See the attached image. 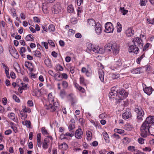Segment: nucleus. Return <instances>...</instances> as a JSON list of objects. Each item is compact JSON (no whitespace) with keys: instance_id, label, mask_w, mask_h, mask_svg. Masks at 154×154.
Listing matches in <instances>:
<instances>
[{"instance_id":"1","label":"nucleus","mask_w":154,"mask_h":154,"mask_svg":"<svg viewBox=\"0 0 154 154\" xmlns=\"http://www.w3.org/2000/svg\"><path fill=\"white\" fill-rule=\"evenodd\" d=\"M48 99L49 104H46L45 106V108L49 109L52 112L57 111L58 115V111L59 110V104L58 102H54V99L51 93H49L48 96Z\"/></svg>"},{"instance_id":"2","label":"nucleus","mask_w":154,"mask_h":154,"mask_svg":"<svg viewBox=\"0 0 154 154\" xmlns=\"http://www.w3.org/2000/svg\"><path fill=\"white\" fill-rule=\"evenodd\" d=\"M154 124V116H150L147 117L146 120L142 125L141 128L143 134L146 135L149 132L148 128Z\"/></svg>"},{"instance_id":"3","label":"nucleus","mask_w":154,"mask_h":154,"mask_svg":"<svg viewBox=\"0 0 154 154\" xmlns=\"http://www.w3.org/2000/svg\"><path fill=\"white\" fill-rule=\"evenodd\" d=\"M105 51L112 53L113 55H116L119 51V46L116 43H108L104 47Z\"/></svg>"},{"instance_id":"4","label":"nucleus","mask_w":154,"mask_h":154,"mask_svg":"<svg viewBox=\"0 0 154 154\" xmlns=\"http://www.w3.org/2000/svg\"><path fill=\"white\" fill-rule=\"evenodd\" d=\"M122 63L120 59L115 58L111 63L110 68L114 71L118 70L122 66Z\"/></svg>"},{"instance_id":"5","label":"nucleus","mask_w":154,"mask_h":154,"mask_svg":"<svg viewBox=\"0 0 154 154\" xmlns=\"http://www.w3.org/2000/svg\"><path fill=\"white\" fill-rule=\"evenodd\" d=\"M128 93L125 92L123 89H120L119 91L117 92L116 94V98L117 103H119L121 102L122 100L123 99L124 97H126L128 96Z\"/></svg>"},{"instance_id":"6","label":"nucleus","mask_w":154,"mask_h":154,"mask_svg":"<svg viewBox=\"0 0 154 154\" xmlns=\"http://www.w3.org/2000/svg\"><path fill=\"white\" fill-rule=\"evenodd\" d=\"M90 52L93 51L96 53L102 54H103L105 51V49L100 48L97 45H91V47Z\"/></svg>"},{"instance_id":"7","label":"nucleus","mask_w":154,"mask_h":154,"mask_svg":"<svg viewBox=\"0 0 154 154\" xmlns=\"http://www.w3.org/2000/svg\"><path fill=\"white\" fill-rule=\"evenodd\" d=\"M63 8L59 2H57L53 6L54 11L55 14H58L63 11Z\"/></svg>"},{"instance_id":"8","label":"nucleus","mask_w":154,"mask_h":154,"mask_svg":"<svg viewBox=\"0 0 154 154\" xmlns=\"http://www.w3.org/2000/svg\"><path fill=\"white\" fill-rule=\"evenodd\" d=\"M135 111L137 114V119L141 121H142V117L144 114L143 110L141 107H138L135 109Z\"/></svg>"},{"instance_id":"9","label":"nucleus","mask_w":154,"mask_h":154,"mask_svg":"<svg viewBox=\"0 0 154 154\" xmlns=\"http://www.w3.org/2000/svg\"><path fill=\"white\" fill-rule=\"evenodd\" d=\"M105 32L107 33H112L114 30V28L112 23L110 22L106 23L105 25Z\"/></svg>"},{"instance_id":"10","label":"nucleus","mask_w":154,"mask_h":154,"mask_svg":"<svg viewBox=\"0 0 154 154\" xmlns=\"http://www.w3.org/2000/svg\"><path fill=\"white\" fill-rule=\"evenodd\" d=\"M148 129V131H148L149 132L148 133H147V134H146V135H145H145H143L142 134L141 128H140V134L141 137H146L149 134H150L154 136V127H153L152 126H151V127H150V128H149Z\"/></svg>"},{"instance_id":"11","label":"nucleus","mask_w":154,"mask_h":154,"mask_svg":"<svg viewBox=\"0 0 154 154\" xmlns=\"http://www.w3.org/2000/svg\"><path fill=\"white\" fill-rule=\"evenodd\" d=\"M139 49L136 45H132L129 47V52H133L136 54H137L138 52Z\"/></svg>"},{"instance_id":"12","label":"nucleus","mask_w":154,"mask_h":154,"mask_svg":"<svg viewBox=\"0 0 154 154\" xmlns=\"http://www.w3.org/2000/svg\"><path fill=\"white\" fill-rule=\"evenodd\" d=\"M74 135L75 137L77 139H80L82 138L83 135V132L82 129L79 128L75 131Z\"/></svg>"},{"instance_id":"13","label":"nucleus","mask_w":154,"mask_h":154,"mask_svg":"<svg viewBox=\"0 0 154 154\" xmlns=\"http://www.w3.org/2000/svg\"><path fill=\"white\" fill-rule=\"evenodd\" d=\"M131 116V112L129 109H126V111L122 114V117L124 119H127Z\"/></svg>"},{"instance_id":"14","label":"nucleus","mask_w":154,"mask_h":154,"mask_svg":"<svg viewBox=\"0 0 154 154\" xmlns=\"http://www.w3.org/2000/svg\"><path fill=\"white\" fill-rule=\"evenodd\" d=\"M143 88L144 92L148 95H150L152 93L153 89L152 87H147L146 85H143Z\"/></svg>"},{"instance_id":"15","label":"nucleus","mask_w":154,"mask_h":154,"mask_svg":"<svg viewBox=\"0 0 154 154\" xmlns=\"http://www.w3.org/2000/svg\"><path fill=\"white\" fill-rule=\"evenodd\" d=\"M94 27L95 33L97 35H100L102 32V27L101 25L99 23H97Z\"/></svg>"},{"instance_id":"16","label":"nucleus","mask_w":154,"mask_h":154,"mask_svg":"<svg viewBox=\"0 0 154 154\" xmlns=\"http://www.w3.org/2000/svg\"><path fill=\"white\" fill-rule=\"evenodd\" d=\"M133 42H134L135 45L137 44L140 48H142L143 45L142 42V41L141 39L139 37L134 38L133 40Z\"/></svg>"},{"instance_id":"17","label":"nucleus","mask_w":154,"mask_h":154,"mask_svg":"<svg viewBox=\"0 0 154 154\" xmlns=\"http://www.w3.org/2000/svg\"><path fill=\"white\" fill-rule=\"evenodd\" d=\"M143 72V71L142 70V67L134 68L131 70V72L134 74H140Z\"/></svg>"},{"instance_id":"18","label":"nucleus","mask_w":154,"mask_h":154,"mask_svg":"<svg viewBox=\"0 0 154 154\" xmlns=\"http://www.w3.org/2000/svg\"><path fill=\"white\" fill-rule=\"evenodd\" d=\"M99 76L100 81L103 82L104 80V73L102 69H99L98 72Z\"/></svg>"},{"instance_id":"19","label":"nucleus","mask_w":154,"mask_h":154,"mask_svg":"<svg viewBox=\"0 0 154 154\" xmlns=\"http://www.w3.org/2000/svg\"><path fill=\"white\" fill-rule=\"evenodd\" d=\"M75 128V123L73 119H71L70 122L69 129V131L72 130Z\"/></svg>"},{"instance_id":"20","label":"nucleus","mask_w":154,"mask_h":154,"mask_svg":"<svg viewBox=\"0 0 154 154\" xmlns=\"http://www.w3.org/2000/svg\"><path fill=\"white\" fill-rule=\"evenodd\" d=\"M134 31L131 28H128L126 31V34L128 37H131L134 35Z\"/></svg>"},{"instance_id":"21","label":"nucleus","mask_w":154,"mask_h":154,"mask_svg":"<svg viewBox=\"0 0 154 154\" xmlns=\"http://www.w3.org/2000/svg\"><path fill=\"white\" fill-rule=\"evenodd\" d=\"M82 72L85 73L86 76L89 77L91 75V72H89L86 68L85 67H83L82 69Z\"/></svg>"},{"instance_id":"22","label":"nucleus","mask_w":154,"mask_h":154,"mask_svg":"<svg viewBox=\"0 0 154 154\" xmlns=\"http://www.w3.org/2000/svg\"><path fill=\"white\" fill-rule=\"evenodd\" d=\"M8 116L10 119L12 120L15 121V122H17V118L16 117L15 114L14 113L11 112L8 114Z\"/></svg>"},{"instance_id":"23","label":"nucleus","mask_w":154,"mask_h":154,"mask_svg":"<svg viewBox=\"0 0 154 154\" xmlns=\"http://www.w3.org/2000/svg\"><path fill=\"white\" fill-rule=\"evenodd\" d=\"M87 22L89 26H95L96 24L95 20L92 19H88Z\"/></svg>"},{"instance_id":"24","label":"nucleus","mask_w":154,"mask_h":154,"mask_svg":"<svg viewBox=\"0 0 154 154\" xmlns=\"http://www.w3.org/2000/svg\"><path fill=\"white\" fill-rule=\"evenodd\" d=\"M54 77L55 79L57 81H60L62 80L61 73L59 72L56 73L54 75Z\"/></svg>"},{"instance_id":"25","label":"nucleus","mask_w":154,"mask_h":154,"mask_svg":"<svg viewBox=\"0 0 154 154\" xmlns=\"http://www.w3.org/2000/svg\"><path fill=\"white\" fill-rule=\"evenodd\" d=\"M103 135L106 142L107 143H109V137L106 131L103 132Z\"/></svg>"},{"instance_id":"26","label":"nucleus","mask_w":154,"mask_h":154,"mask_svg":"<svg viewBox=\"0 0 154 154\" xmlns=\"http://www.w3.org/2000/svg\"><path fill=\"white\" fill-rule=\"evenodd\" d=\"M14 67L17 72L20 71V68L19 64L17 62H14Z\"/></svg>"},{"instance_id":"27","label":"nucleus","mask_w":154,"mask_h":154,"mask_svg":"<svg viewBox=\"0 0 154 154\" xmlns=\"http://www.w3.org/2000/svg\"><path fill=\"white\" fill-rule=\"evenodd\" d=\"M33 54L35 57L40 58L42 57V54L40 51L38 50L34 51L33 52Z\"/></svg>"},{"instance_id":"28","label":"nucleus","mask_w":154,"mask_h":154,"mask_svg":"<svg viewBox=\"0 0 154 154\" xmlns=\"http://www.w3.org/2000/svg\"><path fill=\"white\" fill-rule=\"evenodd\" d=\"M49 140L47 139H45L42 143V147L44 149H47L48 148V143Z\"/></svg>"},{"instance_id":"29","label":"nucleus","mask_w":154,"mask_h":154,"mask_svg":"<svg viewBox=\"0 0 154 154\" xmlns=\"http://www.w3.org/2000/svg\"><path fill=\"white\" fill-rule=\"evenodd\" d=\"M75 87L77 89H78L82 93H84L85 92V90L81 86H79L78 84L75 83Z\"/></svg>"},{"instance_id":"30","label":"nucleus","mask_w":154,"mask_h":154,"mask_svg":"<svg viewBox=\"0 0 154 154\" xmlns=\"http://www.w3.org/2000/svg\"><path fill=\"white\" fill-rule=\"evenodd\" d=\"M35 4V3L34 1L33 2L32 1H29L27 3V5L29 8L31 9L34 8Z\"/></svg>"},{"instance_id":"31","label":"nucleus","mask_w":154,"mask_h":154,"mask_svg":"<svg viewBox=\"0 0 154 154\" xmlns=\"http://www.w3.org/2000/svg\"><path fill=\"white\" fill-rule=\"evenodd\" d=\"M9 51L11 55H15L17 57H18V53L15 48L12 49L11 50H10Z\"/></svg>"},{"instance_id":"32","label":"nucleus","mask_w":154,"mask_h":154,"mask_svg":"<svg viewBox=\"0 0 154 154\" xmlns=\"http://www.w3.org/2000/svg\"><path fill=\"white\" fill-rule=\"evenodd\" d=\"M26 39L28 41H31L32 42H33L34 40L33 36L31 34L27 35L26 36Z\"/></svg>"},{"instance_id":"33","label":"nucleus","mask_w":154,"mask_h":154,"mask_svg":"<svg viewBox=\"0 0 154 154\" xmlns=\"http://www.w3.org/2000/svg\"><path fill=\"white\" fill-rule=\"evenodd\" d=\"M116 28L117 32H120L122 30V26L119 22H118L117 23Z\"/></svg>"},{"instance_id":"34","label":"nucleus","mask_w":154,"mask_h":154,"mask_svg":"<svg viewBox=\"0 0 154 154\" xmlns=\"http://www.w3.org/2000/svg\"><path fill=\"white\" fill-rule=\"evenodd\" d=\"M117 94V91H114V92L111 91L109 94V96L110 98H114L115 94Z\"/></svg>"},{"instance_id":"35","label":"nucleus","mask_w":154,"mask_h":154,"mask_svg":"<svg viewBox=\"0 0 154 154\" xmlns=\"http://www.w3.org/2000/svg\"><path fill=\"white\" fill-rule=\"evenodd\" d=\"M120 11L122 13L123 15H125L128 12V11L125 10L124 7H120Z\"/></svg>"},{"instance_id":"36","label":"nucleus","mask_w":154,"mask_h":154,"mask_svg":"<svg viewBox=\"0 0 154 154\" xmlns=\"http://www.w3.org/2000/svg\"><path fill=\"white\" fill-rule=\"evenodd\" d=\"M74 11V9L72 5H69L67 7V11L69 13H72Z\"/></svg>"},{"instance_id":"37","label":"nucleus","mask_w":154,"mask_h":154,"mask_svg":"<svg viewBox=\"0 0 154 154\" xmlns=\"http://www.w3.org/2000/svg\"><path fill=\"white\" fill-rule=\"evenodd\" d=\"M86 135L87 139L88 140L91 139V137L92 136L91 132L90 131H86Z\"/></svg>"},{"instance_id":"38","label":"nucleus","mask_w":154,"mask_h":154,"mask_svg":"<svg viewBox=\"0 0 154 154\" xmlns=\"http://www.w3.org/2000/svg\"><path fill=\"white\" fill-rule=\"evenodd\" d=\"M115 132L120 134H123L125 131L124 130L119 129L116 128L114 129Z\"/></svg>"},{"instance_id":"39","label":"nucleus","mask_w":154,"mask_h":154,"mask_svg":"<svg viewBox=\"0 0 154 154\" xmlns=\"http://www.w3.org/2000/svg\"><path fill=\"white\" fill-rule=\"evenodd\" d=\"M55 26L53 24L50 25L48 27V30L50 32H54L55 31Z\"/></svg>"},{"instance_id":"40","label":"nucleus","mask_w":154,"mask_h":154,"mask_svg":"<svg viewBox=\"0 0 154 154\" xmlns=\"http://www.w3.org/2000/svg\"><path fill=\"white\" fill-rule=\"evenodd\" d=\"M2 65H3V67L5 69V73L6 74V75H8V73H9V69L8 67L7 66L5 65L4 63H2Z\"/></svg>"},{"instance_id":"41","label":"nucleus","mask_w":154,"mask_h":154,"mask_svg":"<svg viewBox=\"0 0 154 154\" xmlns=\"http://www.w3.org/2000/svg\"><path fill=\"white\" fill-rule=\"evenodd\" d=\"M63 70V68L60 65L57 64L56 66V70L57 71H62Z\"/></svg>"},{"instance_id":"42","label":"nucleus","mask_w":154,"mask_h":154,"mask_svg":"<svg viewBox=\"0 0 154 154\" xmlns=\"http://www.w3.org/2000/svg\"><path fill=\"white\" fill-rule=\"evenodd\" d=\"M44 63L48 67H49L51 66L50 61L48 59H45L44 61Z\"/></svg>"},{"instance_id":"43","label":"nucleus","mask_w":154,"mask_h":154,"mask_svg":"<svg viewBox=\"0 0 154 154\" xmlns=\"http://www.w3.org/2000/svg\"><path fill=\"white\" fill-rule=\"evenodd\" d=\"M145 68L146 71L148 72H149L150 71L151 68L149 65H147L144 67H142V68Z\"/></svg>"},{"instance_id":"44","label":"nucleus","mask_w":154,"mask_h":154,"mask_svg":"<svg viewBox=\"0 0 154 154\" xmlns=\"http://www.w3.org/2000/svg\"><path fill=\"white\" fill-rule=\"evenodd\" d=\"M62 85L64 88H66L68 86V82L65 81H63L62 82Z\"/></svg>"},{"instance_id":"45","label":"nucleus","mask_w":154,"mask_h":154,"mask_svg":"<svg viewBox=\"0 0 154 154\" xmlns=\"http://www.w3.org/2000/svg\"><path fill=\"white\" fill-rule=\"evenodd\" d=\"M13 98L17 102L19 103L20 101V100L19 99V98L17 97V96L15 94L13 95Z\"/></svg>"},{"instance_id":"46","label":"nucleus","mask_w":154,"mask_h":154,"mask_svg":"<svg viewBox=\"0 0 154 154\" xmlns=\"http://www.w3.org/2000/svg\"><path fill=\"white\" fill-rule=\"evenodd\" d=\"M144 141L145 139L141 137L139 138L138 139V142L141 144H143L144 143Z\"/></svg>"},{"instance_id":"47","label":"nucleus","mask_w":154,"mask_h":154,"mask_svg":"<svg viewBox=\"0 0 154 154\" xmlns=\"http://www.w3.org/2000/svg\"><path fill=\"white\" fill-rule=\"evenodd\" d=\"M60 146H61L64 150L66 149L68 147V145L65 143H63Z\"/></svg>"},{"instance_id":"48","label":"nucleus","mask_w":154,"mask_h":154,"mask_svg":"<svg viewBox=\"0 0 154 154\" xmlns=\"http://www.w3.org/2000/svg\"><path fill=\"white\" fill-rule=\"evenodd\" d=\"M42 134L43 135H47L48 134V133L47 130L45 129V128L43 127L42 129Z\"/></svg>"},{"instance_id":"49","label":"nucleus","mask_w":154,"mask_h":154,"mask_svg":"<svg viewBox=\"0 0 154 154\" xmlns=\"http://www.w3.org/2000/svg\"><path fill=\"white\" fill-rule=\"evenodd\" d=\"M147 1L146 0H140V4L141 6H144L146 5Z\"/></svg>"},{"instance_id":"50","label":"nucleus","mask_w":154,"mask_h":154,"mask_svg":"<svg viewBox=\"0 0 154 154\" xmlns=\"http://www.w3.org/2000/svg\"><path fill=\"white\" fill-rule=\"evenodd\" d=\"M75 32V31L72 29H70L68 31V34L70 35H73Z\"/></svg>"},{"instance_id":"51","label":"nucleus","mask_w":154,"mask_h":154,"mask_svg":"<svg viewBox=\"0 0 154 154\" xmlns=\"http://www.w3.org/2000/svg\"><path fill=\"white\" fill-rule=\"evenodd\" d=\"M65 92L64 90H61L60 92V95L62 98H63L65 96Z\"/></svg>"},{"instance_id":"52","label":"nucleus","mask_w":154,"mask_h":154,"mask_svg":"<svg viewBox=\"0 0 154 154\" xmlns=\"http://www.w3.org/2000/svg\"><path fill=\"white\" fill-rule=\"evenodd\" d=\"M26 51V49L25 48L23 47H21L20 48V54H23Z\"/></svg>"},{"instance_id":"53","label":"nucleus","mask_w":154,"mask_h":154,"mask_svg":"<svg viewBox=\"0 0 154 154\" xmlns=\"http://www.w3.org/2000/svg\"><path fill=\"white\" fill-rule=\"evenodd\" d=\"M68 75L66 73H61V77L62 79H66L68 78Z\"/></svg>"},{"instance_id":"54","label":"nucleus","mask_w":154,"mask_h":154,"mask_svg":"<svg viewBox=\"0 0 154 154\" xmlns=\"http://www.w3.org/2000/svg\"><path fill=\"white\" fill-rule=\"evenodd\" d=\"M21 88H22L23 90L26 89L27 86L26 84L22 82L21 83Z\"/></svg>"},{"instance_id":"55","label":"nucleus","mask_w":154,"mask_h":154,"mask_svg":"<svg viewBox=\"0 0 154 154\" xmlns=\"http://www.w3.org/2000/svg\"><path fill=\"white\" fill-rule=\"evenodd\" d=\"M143 57V54L140 57L138 58L136 62L137 63L140 64L141 60Z\"/></svg>"},{"instance_id":"56","label":"nucleus","mask_w":154,"mask_h":154,"mask_svg":"<svg viewBox=\"0 0 154 154\" xmlns=\"http://www.w3.org/2000/svg\"><path fill=\"white\" fill-rule=\"evenodd\" d=\"M143 151L150 152L151 151V149L149 147H146L145 148L143 149Z\"/></svg>"},{"instance_id":"57","label":"nucleus","mask_w":154,"mask_h":154,"mask_svg":"<svg viewBox=\"0 0 154 154\" xmlns=\"http://www.w3.org/2000/svg\"><path fill=\"white\" fill-rule=\"evenodd\" d=\"M66 136H69L70 137H72L74 135V132L72 131L71 133H69L68 132L66 133L65 134Z\"/></svg>"},{"instance_id":"58","label":"nucleus","mask_w":154,"mask_h":154,"mask_svg":"<svg viewBox=\"0 0 154 154\" xmlns=\"http://www.w3.org/2000/svg\"><path fill=\"white\" fill-rule=\"evenodd\" d=\"M69 70L72 74H73L75 72V67L74 66H71L69 68Z\"/></svg>"},{"instance_id":"59","label":"nucleus","mask_w":154,"mask_h":154,"mask_svg":"<svg viewBox=\"0 0 154 154\" xmlns=\"http://www.w3.org/2000/svg\"><path fill=\"white\" fill-rule=\"evenodd\" d=\"M32 65V63H30L29 62H26L25 63V66L28 68H29L30 69V68L29 67V66H30V65Z\"/></svg>"},{"instance_id":"60","label":"nucleus","mask_w":154,"mask_h":154,"mask_svg":"<svg viewBox=\"0 0 154 154\" xmlns=\"http://www.w3.org/2000/svg\"><path fill=\"white\" fill-rule=\"evenodd\" d=\"M48 44L53 47H54L55 45L54 42L51 40H49L48 41Z\"/></svg>"},{"instance_id":"61","label":"nucleus","mask_w":154,"mask_h":154,"mask_svg":"<svg viewBox=\"0 0 154 154\" xmlns=\"http://www.w3.org/2000/svg\"><path fill=\"white\" fill-rule=\"evenodd\" d=\"M25 125L26 126L27 128L30 127V126L31 123L29 121H26L25 122Z\"/></svg>"},{"instance_id":"62","label":"nucleus","mask_w":154,"mask_h":154,"mask_svg":"<svg viewBox=\"0 0 154 154\" xmlns=\"http://www.w3.org/2000/svg\"><path fill=\"white\" fill-rule=\"evenodd\" d=\"M135 147L134 146H129L128 147V149L131 151H134V150L135 149Z\"/></svg>"},{"instance_id":"63","label":"nucleus","mask_w":154,"mask_h":154,"mask_svg":"<svg viewBox=\"0 0 154 154\" xmlns=\"http://www.w3.org/2000/svg\"><path fill=\"white\" fill-rule=\"evenodd\" d=\"M147 21L149 24H154V18H153L151 20H149L148 19L147 20Z\"/></svg>"},{"instance_id":"64","label":"nucleus","mask_w":154,"mask_h":154,"mask_svg":"<svg viewBox=\"0 0 154 154\" xmlns=\"http://www.w3.org/2000/svg\"><path fill=\"white\" fill-rule=\"evenodd\" d=\"M112 137L117 139H118L120 138L119 135L116 133L113 134L112 135Z\"/></svg>"}]
</instances>
